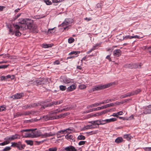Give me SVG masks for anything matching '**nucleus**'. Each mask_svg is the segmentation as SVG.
<instances>
[{"label": "nucleus", "instance_id": "f3484780", "mask_svg": "<svg viewBox=\"0 0 151 151\" xmlns=\"http://www.w3.org/2000/svg\"><path fill=\"white\" fill-rule=\"evenodd\" d=\"M76 88V86L75 85H72L68 88L67 91H71L74 90Z\"/></svg>", "mask_w": 151, "mask_h": 151}, {"label": "nucleus", "instance_id": "ddd939ff", "mask_svg": "<svg viewBox=\"0 0 151 151\" xmlns=\"http://www.w3.org/2000/svg\"><path fill=\"white\" fill-rule=\"evenodd\" d=\"M67 130H70L69 129V128L66 129H65L62 130H60L57 133V137L58 138H60L61 136H60V135L61 134H64V132H67L66 131Z\"/></svg>", "mask_w": 151, "mask_h": 151}, {"label": "nucleus", "instance_id": "6e6d98bb", "mask_svg": "<svg viewBox=\"0 0 151 151\" xmlns=\"http://www.w3.org/2000/svg\"><path fill=\"white\" fill-rule=\"evenodd\" d=\"M144 149L146 151H151V147H145Z\"/></svg>", "mask_w": 151, "mask_h": 151}, {"label": "nucleus", "instance_id": "412c9836", "mask_svg": "<svg viewBox=\"0 0 151 151\" xmlns=\"http://www.w3.org/2000/svg\"><path fill=\"white\" fill-rule=\"evenodd\" d=\"M123 137L124 139H126L127 140L129 141L131 139V136L130 134H126L124 135Z\"/></svg>", "mask_w": 151, "mask_h": 151}, {"label": "nucleus", "instance_id": "2f4dec72", "mask_svg": "<svg viewBox=\"0 0 151 151\" xmlns=\"http://www.w3.org/2000/svg\"><path fill=\"white\" fill-rule=\"evenodd\" d=\"M60 89V90L62 91H65L66 88V86L63 85H60L59 86Z\"/></svg>", "mask_w": 151, "mask_h": 151}, {"label": "nucleus", "instance_id": "f03ea898", "mask_svg": "<svg viewBox=\"0 0 151 151\" xmlns=\"http://www.w3.org/2000/svg\"><path fill=\"white\" fill-rule=\"evenodd\" d=\"M115 84V82H111L104 85L95 86L93 87L92 89V91H99L103 89L106 88L110 87V86L113 85Z\"/></svg>", "mask_w": 151, "mask_h": 151}, {"label": "nucleus", "instance_id": "49530a36", "mask_svg": "<svg viewBox=\"0 0 151 151\" xmlns=\"http://www.w3.org/2000/svg\"><path fill=\"white\" fill-rule=\"evenodd\" d=\"M70 108L67 107L65 108H63L61 109H59V111H67L70 109Z\"/></svg>", "mask_w": 151, "mask_h": 151}, {"label": "nucleus", "instance_id": "7ed1b4c3", "mask_svg": "<svg viewBox=\"0 0 151 151\" xmlns=\"http://www.w3.org/2000/svg\"><path fill=\"white\" fill-rule=\"evenodd\" d=\"M36 129H27L23 130L21 131V132H27L29 131H32V138L38 137L40 136L41 132L39 131H37L36 132H33V131L35 130Z\"/></svg>", "mask_w": 151, "mask_h": 151}, {"label": "nucleus", "instance_id": "de8ad7c7", "mask_svg": "<svg viewBox=\"0 0 151 151\" xmlns=\"http://www.w3.org/2000/svg\"><path fill=\"white\" fill-rule=\"evenodd\" d=\"M124 103L123 102H117L114 103H113V104H114V106H116L117 105H119L120 104H122Z\"/></svg>", "mask_w": 151, "mask_h": 151}, {"label": "nucleus", "instance_id": "09e8293b", "mask_svg": "<svg viewBox=\"0 0 151 151\" xmlns=\"http://www.w3.org/2000/svg\"><path fill=\"white\" fill-rule=\"evenodd\" d=\"M11 149V148L10 147H6L3 150V151H9Z\"/></svg>", "mask_w": 151, "mask_h": 151}, {"label": "nucleus", "instance_id": "bf43d9fd", "mask_svg": "<svg viewBox=\"0 0 151 151\" xmlns=\"http://www.w3.org/2000/svg\"><path fill=\"white\" fill-rule=\"evenodd\" d=\"M64 0H52L53 3H58L61 2Z\"/></svg>", "mask_w": 151, "mask_h": 151}, {"label": "nucleus", "instance_id": "dca6fc26", "mask_svg": "<svg viewBox=\"0 0 151 151\" xmlns=\"http://www.w3.org/2000/svg\"><path fill=\"white\" fill-rule=\"evenodd\" d=\"M70 24V22L69 19H65L64 22L60 24L61 26H64L65 25H67Z\"/></svg>", "mask_w": 151, "mask_h": 151}, {"label": "nucleus", "instance_id": "f257e3e1", "mask_svg": "<svg viewBox=\"0 0 151 151\" xmlns=\"http://www.w3.org/2000/svg\"><path fill=\"white\" fill-rule=\"evenodd\" d=\"M6 26L8 29L9 34L13 35L15 33L16 36H19L21 35V34L19 32V29L20 27L21 28L22 27V26H21L19 24L14 25V24H13L12 25L8 24Z\"/></svg>", "mask_w": 151, "mask_h": 151}, {"label": "nucleus", "instance_id": "37998d69", "mask_svg": "<svg viewBox=\"0 0 151 151\" xmlns=\"http://www.w3.org/2000/svg\"><path fill=\"white\" fill-rule=\"evenodd\" d=\"M32 134L26 133L25 134L24 137H32Z\"/></svg>", "mask_w": 151, "mask_h": 151}, {"label": "nucleus", "instance_id": "58836bf2", "mask_svg": "<svg viewBox=\"0 0 151 151\" xmlns=\"http://www.w3.org/2000/svg\"><path fill=\"white\" fill-rule=\"evenodd\" d=\"M78 87L80 89H83L85 88H86V86L85 85L81 84Z\"/></svg>", "mask_w": 151, "mask_h": 151}, {"label": "nucleus", "instance_id": "9b49d317", "mask_svg": "<svg viewBox=\"0 0 151 151\" xmlns=\"http://www.w3.org/2000/svg\"><path fill=\"white\" fill-rule=\"evenodd\" d=\"M24 96V94L23 93H17L14 95L12 96L11 97L13 99H20Z\"/></svg>", "mask_w": 151, "mask_h": 151}, {"label": "nucleus", "instance_id": "4468645a", "mask_svg": "<svg viewBox=\"0 0 151 151\" xmlns=\"http://www.w3.org/2000/svg\"><path fill=\"white\" fill-rule=\"evenodd\" d=\"M25 145H22L20 142H19L17 143V147L19 150H21L24 148Z\"/></svg>", "mask_w": 151, "mask_h": 151}, {"label": "nucleus", "instance_id": "3c124183", "mask_svg": "<svg viewBox=\"0 0 151 151\" xmlns=\"http://www.w3.org/2000/svg\"><path fill=\"white\" fill-rule=\"evenodd\" d=\"M87 134H89V135H92L93 134H96V131H91L87 132Z\"/></svg>", "mask_w": 151, "mask_h": 151}, {"label": "nucleus", "instance_id": "69168bd1", "mask_svg": "<svg viewBox=\"0 0 151 151\" xmlns=\"http://www.w3.org/2000/svg\"><path fill=\"white\" fill-rule=\"evenodd\" d=\"M140 38V37L139 36H138L137 35H136L134 36H131V38H132V39L133 38L139 39V38Z\"/></svg>", "mask_w": 151, "mask_h": 151}, {"label": "nucleus", "instance_id": "680f3d73", "mask_svg": "<svg viewBox=\"0 0 151 151\" xmlns=\"http://www.w3.org/2000/svg\"><path fill=\"white\" fill-rule=\"evenodd\" d=\"M8 65H3L0 66V69L5 68H7Z\"/></svg>", "mask_w": 151, "mask_h": 151}, {"label": "nucleus", "instance_id": "a18cd8bd", "mask_svg": "<svg viewBox=\"0 0 151 151\" xmlns=\"http://www.w3.org/2000/svg\"><path fill=\"white\" fill-rule=\"evenodd\" d=\"M125 94L126 95V96L127 97L133 96L132 91L128 92L126 93Z\"/></svg>", "mask_w": 151, "mask_h": 151}, {"label": "nucleus", "instance_id": "2eb2a0df", "mask_svg": "<svg viewBox=\"0 0 151 151\" xmlns=\"http://www.w3.org/2000/svg\"><path fill=\"white\" fill-rule=\"evenodd\" d=\"M64 150L66 151H76L77 150L73 146H69L65 147Z\"/></svg>", "mask_w": 151, "mask_h": 151}, {"label": "nucleus", "instance_id": "72a5a7b5", "mask_svg": "<svg viewBox=\"0 0 151 151\" xmlns=\"http://www.w3.org/2000/svg\"><path fill=\"white\" fill-rule=\"evenodd\" d=\"M42 79V78H40L36 81V83L37 84V85H41Z\"/></svg>", "mask_w": 151, "mask_h": 151}, {"label": "nucleus", "instance_id": "6e6552de", "mask_svg": "<svg viewBox=\"0 0 151 151\" xmlns=\"http://www.w3.org/2000/svg\"><path fill=\"white\" fill-rule=\"evenodd\" d=\"M62 80L61 81L64 83L68 84L72 82V80L65 76H63L61 77Z\"/></svg>", "mask_w": 151, "mask_h": 151}, {"label": "nucleus", "instance_id": "864d4df0", "mask_svg": "<svg viewBox=\"0 0 151 151\" xmlns=\"http://www.w3.org/2000/svg\"><path fill=\"white\" fill-rule=\"evenodd\" d=\"M7 141L6 140V141L4 142H3L0 143V145L4 146L9 143V142H7Z\"/></svg>", "mask_w": 151, "mask_h": 151}, {"label": "nucleus", "instance_id": "79ce46f5", "mask_svg": "<svg viewBox=\"0 0 151 151\" xmlns=\"http://www.w3.org/2000/svg\"><path fill=\"white\" fill-rule=\"evenodd\" d=\"M44 1L47 5H50L52 4V2L49 0H44Z\"/></svg>", "mask_w": 151, "mask_h": 151}, {"label": "nucleus", "instance_id": "a19ab883", "mask_svg": "<svg viewBox=\"0 0 151 151\" xmlns=\"http://www.w3.org/2000/svg\"><path fill=\"white\" fill-rule=\"evenodd\" d=\"M6 109V106L3 105L0 106V112L3 111Z\"/></svg>", "mask_w": 151, "mask_h": 151}, {"label": "nucleus", "instance_id": "423d86ee", "mask_svg": "<svg viewBox=\"0 0 151 151\" xmlns=\"http://www.w3.org/2000/svg\"><path fill=\"white\" fill-rule=\"evenodd\" d=\"M30 20L28 19L21 18L19 19V23L21 24L27 25V27L29 24H30Z\"/></svg>", "mask_w": 151, "mask_h": 151}, {"label": "nucleus", "instance_id": "e433bc0d", "mask_svg": "<svg viewBox=\"0 0 151 151\" xmlns=\"http://www.w3.org/2000/svg\"><path fill=\"white\" fill-rule=\"evenodd\" d=\"M55 27H54L51 29H48V33H52L55 32Z\"/></svg>", "mask_w": 151, "mask_h": 151}, {"label": "nucleus", "instance_id": "b1692460", "mask_svg": "<svg viewBox=\"0 0 151 151\" xmlns=\"http://www.w3.org/2000/svg\"><path fill=\"white\" fill-rule=\"evenodd\" d=\"M123 140L122 137H119L115 140V142L117 143H119L122 142Z\"/></svg>", "mask_w": 151, "mask_h": 151}, {"label": "nucleus", "instance_id": "6ab92c4d", "mask_svg": "<svg viewBox=\"0 0 151 151\" xmlns=\"http://www.w3.org/2000/svg\"><path fill=\"white\" fill-rule=\"evenodd\" d=\"M99 106V104H98V103H96L87 106V108L88 109L97 106Z\"/></svg>", "mask_w": 151, "mask_h": 151}, {"label": "nucleus", "instance_id": "473e14b6", "mask_svg": "<svg viewBox=\"0 0 151 151\" xmlns=\"http://www.w3.org/2000/svg\"><path fill=\"white\" fill-rule=\"evenodd\" d=\"M85 139V137L83 135H80L78 137V139L79 140H84Z\"/></svg>", "mask_w": 151, "mask_h": 151}, {"label": "nucleus", "instance_id": "20e7f679", "mask_svg": "<svg viewBox=\"0 0 151 151\" xmlns=\"http://www.w3.org/2000/svg\"><path fill=\"white\" fill-rule=\"evenodd\" d=\"M20 136L17 134H15L11 136L10 137H7L5 138V139L7 141H8L9 143V141L13 140L16 139H19L20 138Z\"/></svg>", "mask_w": 151, "mask_h": 151}, {"label": "nucleus", "instance_id": "4be33fe9", "mask_svg": "<svg viewBox=\"0 0 151 151\" xmlns=\"http://www.w3.org/2000/svg\"><path fill=\"white\" fill-rule=\"evenodd\" d=\"M69 114V113L68 112H67L59 115L58 116V117L59 118H64L65 116L68 115Z\"/></svg>", "mask_w": 151, "mask_h": 151}, {"label": "nucleus", "instance_id": "39448f33", "mask_svg": "<svg viewBox=\"0 0 151 151\" xmlns=\"http://www.w3.org/2000/svg\"><path fill=\"white\" fill-rule=\"evenodd\" d=\"M141 66V64L140 63L139 65H138L136 63L134 64H129L125 65L124 67L126 68H140Z\"/></svg>", "mask_w": 151, "mask_h": 151}, {"label": "nucleus", "instance_id": "052dcab7", "mask_svg": "<svg viewBox=\"0 0 151 151\" xmlns=\"http://www.w3.org/2000/svg\"><path fill=\"white\" fill-rule=\"evenodd\" d=\"M94 109H95V108L90 109L88 111H86L84 112L85 113H88L91 112L93 111H95V110H94Z\"/></svg>", "mask_w": 151, "mask_h": 151}, {"label": "nucleus", "instance_id": "7c9ffc66", "mask_svg": "<svg viewBox=\"0 0 151 151\" xmlns=\"http://www.w3.org/2000/svg\"><path fill=\"white\" fill-rule=\"evenodd\" d=\"M80 53V52L79 51H73L71 52H70L69 53V55H71L73 54H74L75 55H76L77 54H78Z\"/></svg>", "mask_w": 151, "mask_h": 151}, {"label": "nucleus", "instance_id": "a211bd4d", "mask_svg": "<svg viewBox=\"0 0 151 151\" xmlns=\"http://www.w3.org/2000/svg\"><path fill=\"white\" fill-rule=\"evenodd\" d=\"M63 102V100H59L56 101H54L51 102V105H57L60 104Z\"/></svg>", "mask_w": 151, "mask_h": 151}, {"label": "nucleus", "instance_id": "0eeeda50", "mask_svg": "<svg viewBox=\"0 0 151 151\" xmlns=\"http://www.w3.org/2000/svg\"><path fill=\"white\" fill-rule=\"evenodd\" d=\"M38 104H39L35 103H31L27 105L24 106L23 107V108L24 109H28L31 108L35 107L38 106Z\"/></svg>", "mask_w": 151, "mask_h": 151}, {"label": "nucleus", "instance_id": "774afa93", "mask_svg": "<svg viewBox=\"0 0 151 151\" xmlns=\"http://www.w3.org/2000/svg\"><path fill=\"white\" fill-rule=\"evenodd\" d=\"M17 142H12V145L11 146L12 147H17Z\"/></svg>", "mask_w": 151, "mask_h": 151}, {"label": "nucleus", "instance_id": "c756f323", "mask_svg": "<svg viewBox=\"0 0 151 151\" xmlns=\"http://www.w3.org/2000/svg\"><path fill=\"white\" fill-rule=\"evenodd\" d=\"M25 142L28 145H30L31 146L33 145V142L31 140H27L25 141Z\"/></svg>", "mask_w": 151, "mask_h": 151}, {"label": "nucleus", "instance_id": "f8f14e48", "mask_svg": "<svg viewBox=\"0 0 151 151\" xmlns=\"http://www.w3.org/2000/svg\"><path fill=\"white\" fill-rule=\"evenodd\" d=\"M121 51L119 49L115 50L114 51L113 55L114 56L119 57L121 55Z\"/></svg>", "mask_w": 151, "mask_h": 151}, {"label": "nucleus", "instance_id": "c85d7f7f", "mask_svg": "<svg viewBox=\"0 0 151 151\" xmlns=\"http://www.w3.org/2000/svg\"><path fill=\"white\" fill-rule=\"evenodd\" d=\"M95 123L94 124V126L96 125L99 126L100 124H103L101 123V121L99 120L94 121Z\"/></svg>", "mask_w": 151, "mask_h": 151}, {"label": "nucleus", "instance_id": "13d9d810", "mask_svg": "<svg viewBox=\"0 0 151 151\" xmlns=\"http://www.w3.org/2000/svg\"><path fill=\"white\" fill-rule=\"evenodd\" d=\"M95 49V48H94V47H93L91 49L89 50L88 51H87V52H86V53L87 54H89V53H90V52H91L92 51H93V50H94Z\"/></svg>", "mask_w": 151, "mask_h": 151}, {"label": "nucleus", "instance_id": "393cba45", "mask_svg": "<svg viewBox=\"0 0 151 151\" xmlns=\"http://www.w3.org/2000/svg\"><path fill=\"white\" fill-rule=\"evenodd\" d=\"M141 91L140 89H138L132 91L133 95H137Z\"/></svg>", "mask_w": 151, "mask_h": 151}, {"label": "nucleus", "instance_id": "4c0bfd02", "mask_svg": "<svg viewBox=\"0 0 151 151\" xmlns=\"http://www.w3.org/2000/svg\"><path fill=\"white\" fill-rule=\"evenodd\" d=\"M57 150V148L56 147L49 148L48 151H56Z\"/></svg>", "mask_w": 151, "mask_h": 151}, {"label": "nucleus", "instance_id": "8fccbe9b", "mask_svg": "<svg viewBox=\"0 0 151 151\" xmlns=\"http://www.w3.org/2000/svg\"><path fill=\"white\" fill-rule=\"evenodd\" d=\"M108 111L107 110H105L101 112H99V113L100 114V115H101L102 114H105Z\"/></svg>", "mask_w": 151, "mask_h": 151}, {"label": "nucleus", "instance_id": "1a4fd4ad", "mask_svg": "<svg viewBox=\"0 0 151 151\" xmlns=\"http://www.w3.org/2000/svg\"><path fill=\"white\" fill-rule=\"evenodd\" d=\"M55 135V134H52L51 132L49 133H45L42 134L41 132L40 134V136L42 138H45L47 137L52 136Z\"/></svg>", "mask_w": 151, "mask_h": 151}, {"label": "nucleus", "instance_id": "5701e85b", "mask_svg": "<svg viewBox=\"0 0 151 151\" xmlns=\"http://www.w3.org/2000/svg\"><path fill=\"white\" fill-rule=\"evenodd\" d=\"M114 104L113 103H111L109 104H106L105 105L103 106L102 107L103 108V109L106 108L107 107H110L111 106H114Z\"/></svg>", "mask_w": 151, "mask_h": 151}, {"label": "nucleus", "instance_id": "c03bdc74", "mask_svg": "<svg viewBox=\"0 0 151 151\" xmlns=\"http://www.w3.org/2000/svg\"><path fill=\"white\" fill-rule=\"evenodd\" d=\"M100 116V114L99 112L96 113L95 114H92V115H91V116L89 117H91L92 116Z\"/></svg>", "mask_w": 151, "mask_h": 151}, {"label": "nucleus", "instance_id": "e2e57ef3", "mask_svg": "<svg viewBox=\"0 0 151 151\" xmlns=\"http://www.w3.org/2000/svg\"><path fill=\"white\" fill-rule=\"evenodd\" d=\"M6 77L7 78H11L12 79H13L14 77V76L13 75L11 76L10 75H8Z\"/></svg>", "mask_w": 151, "mask_h": 151}, {"label": "nucleus", "instance_id": "5fc2aeb1", "mask_svg": "<svg viewBox=\"0 0 151 151\" xmlns=\"http://www.w3.org/2000/svg\"><path fill=\"white\" fill-rule=\"evenodd\" d=\"M86 141H81L78 143V145H84L85 144Z\"/></svg>", "mask_w": 151, "mask_h": 151}, {"label": "nucleus", "instance_id": "338daca9", "mask_svg": "<svg viewBox=\"0 0 151 151\" xmlns=\"http://www.w3.org/2000/svg\"><path fill=\"white\" fill-rule=\"evenodd\" d=\"M147 49L150 52H151V47H146Z\"/></svg>", "mask_w": 151, "mask_h": 151}, {"label": "nucleus", "instance_id": "4d7b16f0", "mask_svg": "<svg viewBox=\"0 0 151 151\" xmlns=\"http://www.w3.org/2000/svg\"><path fill=\"white\" fill-rule=\"evenodd\" d=\"M102 107H103V106H101V107H98L96 108H95L94 110H95V111H98V110H99L101 109H103V108Z\"/></svg>", "mask_w": 151, "mask_h": 151}, {"label": "nucleus", "instance_id": "cd10ccee", "mask_svg": "<svg viewBox=\"0 0 151 151\" xmlns=\"http://www.w3.org/2000/svg\"><path fill=\"white\" fill-rule=\"evenodd\" d=\"M65 137L68 139H70L73 140V137L72 135H68V134H67L65 136Z\"/></svg>", "mask_w": 151, "mask_h": 151}, {"label": "nucleus", "instance_id": "bb28decb", "mask_svg": "<svg viewBox=\"0 0 151 151\" xmlns=\"http://www.w3.org/2000/svg\"><path fill=\"white\" fill-rule=\"evenodd\" d=\"M42 47L44 48H48L52 47L51 44H43L42 45Z\"/></svg>", "mask_w": 151, "mask_h": 151}, {"label": "nucleus", "instance_id": "c9c22d12", "mask_svg": "<svg viewBox=\"0 0 151 151\" xmlns=\"http://www.w3.org/2000/svg\"><path fill=\"white\" fill-rule=\"evenodd\" d=\"M0 56H3V58H9L10 57V55L9 54H1L0 55Z\"/></svg>", "mask_w": 151, "mask_h": 151}, {"label": "nucleus", "instance_id": "aec40b11", "mask_svg": "<svg viewBox=\"0 0 151 151\" xmlns=\"http://www.w3.org/2000/svg\"><path fill=\"white\" fill-rule=\"evenodd\" d=\"M44 103H45L44 102H42V104H43V105L42 106V108L43 109H45V107H49L52 106V105H51V103L49 104H44Z\"/></svg>", "mask_w": 151, "mask_h": 151}, {"label": "nucleus", "instance_id": "0e129e2a", "mask_svg": "<svg viewBox=\"0 0 151 151\" xmlns=\"http://www.w3.org/2000/svg\"><path fill=\"white\" fill-rule=\"evenodd\" d=\"M87 58L88 56H87V55L86 56L81 59V62H82L83 60L87 61V60H86V59Z\"/></svg>", "mask_w": 151, "mask_h": 151}, {"label": "nucleus", "instance_id": "9d476101", "mask_svg": "<svg viewBox=\"0 0 151 151\" xmlns=\"http://www.w3.org/2000/svg\"><path fill=\"white\" fill-rule=\"evenodd\" d=\"M143 113L145 114L151 113V105L145 108L144 110Z\"/></svg>", "mask_w": 151, "mask_h": 151}, {"label": "nucleus", "instance_id": "a878e982", "mask_svg": "<svg viewBox=\"0 0 151 151\" xmlns=\"http://www.w3.org/2000/svg\"><path fill=\"white\" fill-rule=\"evenodd\" d=\"M96 127H97L94 126L91 124L87 125L86 127V129H87L95 128Z\"/></svg>", "mask_w": 151, "mask_h": 151}, {"label": "nucleus", "instance_id": "f704fd0d", "mask_svg": "<svg viewBox=\"0 0 151 151\" xmlns=\"http://www.w3.org/2000/svg\"><path fill=\"white\" fill-rule=\"evenodd\" d=\"M42 79L41 85L45 84L47 83V81L46 79L42 78Z\"/></svg>", "mask_w": 151, "mask_h": 151}, {"label": "nucleus", "instance_id": "ea45409f", "mask_svg": "<svg viewBox=\"0 0 151 151\" xmlns=\"http://www.w3.org/2000/svg\"><path fill=\"white\" fill-rule=\"evenodd\" d=\"M74 41V39L72 37H70L68 39V42L69 43H71L73 42Z\"/></svg>", "mask_w": 151, "mask_h": 151}, {"label": "nucleus", "instance_id": "603ef678", "mask_svg": "<svg viewBox=\"0 0 151 151\" xmlns=\"http://www.w3.org/2000/svg\"><path fill=\"white\" fill-rule=\"evenodd\" d=\"M114 46H112L111 47H110L109 48H108L106 49V50L107 51H111V52L112 51L114 50Z\"/></svg>", "mask_w": 151, "mask_h": 151}]
</instances>
